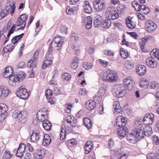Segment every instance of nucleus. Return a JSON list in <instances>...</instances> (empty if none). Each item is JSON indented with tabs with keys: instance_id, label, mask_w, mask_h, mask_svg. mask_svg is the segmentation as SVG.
Returning <instances> with one entry per match:
<instances>
[{
	"instance_id": "obj_53",
	"label": "nucleus",
	"mask_w": 159,
	"mask_h": 159,
	"mask_svg": "<svg viewBox=\"0 0 159 159\" xmlns=\"http://www.w3.org/2000/svg\"><path fill=\"white\" fill-rule=\"evenodd\" d=\"M106 87L104 86H101L99 89L98 91V94L99 96H103L106 93Z\"/></svg>"
},
{
	"instance_id": "obj_2",
	"label": "nucleus",
	"mask_w": 159,
	"mask_h": 159,
	"mask_svg": "<svg viewBox=\"0 0 159 159\" xmlns=\"http://www.w3.org/2000/svg\"><path fill=\"white\" fill-rule=\"evenodd\" d=\"M12 116L13 118L17 119L19 122L23 123L26 120L28 115L26 111H19L18 110H16L13 112Z\"/></svg>"
},
{
	"instance_id": "obj_31",
	"label": "nucleus",
	"mask_w": 159,
	"mask_h": 159,
	"mask_svg": "<svg viewBox=\"0 0 159 159\" xmlns=\"http://www.w3.org/2000/svg\"><path fill=\"white\" fill-rule=\"evenodd\" d=\"M83 7L84 11L87 13L90 14L92 11V8L89 4V2L88 1L84 2Z\"/></svg>"
},
{
	"instance_id": "obj_30",
	"label": "nucleus",
	"mask_w": 159,
	"mask_h": 159,
	"mask_svg": "<svg viewBox=\"0 0 159 159\" xmlns=\"http://www.w3.org/2000/svg\"><path fill=\"white\" fill-rule=\"evenodd\" d=\"M132 18L129 16L126 20V24L128 28L130 29L134 28L136 25L134 22L132 20Z\"/></svg>"
},
{
	"instance_id": "obj_55",
	"label": "nucleus",
	"mask_w": 159,
	"mask_h": 159,
	"mask_svg": "<svg viewBox=\"0 0 159 159\" xmlns=\"http://www.w3.org/2000/svg\"><path fill=\"white\" fill-rule=\"evenodd\" d=\"M77 119L74 116L70 115V124L73 127H75L77 125Z\"/></svg>"
},
{
	"instance_id": "obj_6",
	"label": "nucleus",
	"mask_w": 159,
	"mask_h": 159,
	"mask_svg": "<svg viewBox=\"0 0 159 159\" xmlns=\"http://www.w3.org/2000/svg\"><path fill=\"white\" fill-rule=\"evenodd\" d=\"M105 16L108 19L114 20L118 19L119 15L115 8L113 7H108L105 12Z\"/></svg>"
},
{
	"instance_id": "obj_47",
	"label": "nucleus",
	"mask_w": 159,
	"mask_h": 159,
	"mask_svg": "<svg viewBox=\"0 0 159 159\" xmlns=\"http://www.w3.org/2000/svg\"><path fill=\"white\" fill-rule=\"evenodd\" d=\"M8 110L7 106L4 103L0 104V114L6 113Z\"/></svg>"
},
{
	"instance_id": "obj_39",
	"label": "nucleus",
	"mask_w": 159,
	"mask_h": 159,
	"mask_svg": "<svg viewBox=\"0 0 159 159\" xmlns=\"http://www.w3.org/2000/svg\"><path fill=\"white\" fill-rule=\"evenodd\" d=\"M14 48V46L10 44L6 45L5 47L2 51V54H5L8 52L11 51Z\"/></svg>"
},
{
	"instance_id": "obj_33",
	"label": "nucleus",
	"mask_w": 159,
	"mask_h": 159,
	"mask_svg": "<svg viewBox=\"0 0 159 159\" xmlns=\"http://www.w3.org/2000/svg\"><path fill=\"white\" fill-rule=\"evenodd\" d=\"M134 133V130L132 132L131 134H130L127 137V139L129 142L131 143H135L138 139L137 137H136L135 134H133Z\"/></svg>"
},
{
	"instance_id": "obj_57",
	"label": "nucleus",
	"mask_w": 159,
	"mask_h": 159,
	"mask_svg": "<svg viewBox=\"0 0 159 159\" xmlns=\"http://www.w3.org/2000/svg\"><path fill=\"white\" fill-rule=\"evenodd\" d=\"M83 67L86 70H90L93 67V65L90 63L85 62L83 64Z\"/></svg>"
},
{
	"instance_id": "obj_25",
	"label": "nucleus",
	"mask_w": 159,
	"mask_h": 159,
	"mask_svg": "<svg viewBox=\"0 0 159 159\" xmlns=\"http://www.w3.org/2000/svg\"><path fill=\"white\" fill-rule=\"evenodd\" d=\"M13 68L11 66H7L5 68L4 76L5 78L9 77L13 75Z\"/></svg>"
},
{
	"instance_id": "obj_59",
	"label": "nucleus",
	"mask_w": 159,
	"mask_h": 159,
	"mask_svg": "<svg viewBox=\"0 0 159 159\" xmlns=\"http://www.w3.org/2000/svg\"><path fill=\"white\" fill-rule=\"evenodd\" d=\"M17 28L16 27L15 24H14L11 28L10 29L8 34L7 35V37H9L10 35L14 32V30L17 31L16 30Z\"/></svg>"
},
{
	"instance_id": "obj_23",
	"label": "nucleus",
	"mask_w": 159,
	"mask_h": 159,
	"mask_svg": "<svg viewBox=\"0 0 159 159\" xmlns=\"http://www.w3.org/2000/svg\"><path fill=\"white\" fill-rule=\"evenodd\" d=\"M146 64L148 67L153 68L157 65V62L152 57H149L146 59Z\"/></svg>"
},
{
	"instance_id": "obj_8",
	"label": "nucleus",
	"mask_w": 159,
	"mask_h": 159,
	"mask_svg": "<svg viewBox=\"0 0 159 159\" xmlns=\"http://www.w3.org/2000/svg\"><path fill=\"white\" fill-rule=\"evenodd\" d=\"M16 94L19 98L23 99H27L29 96V92L23 85L20 86L18 89Z\"/></svg>"
},
{
	"instance_id": "obj_9",
	"label": "nucleus",
	"mask_w": 159,
	"mask_h": 159,
	"mask_svg": "<svg viewBox=\"0 0 159 159\" xmlns=\"http://www.w3.org/2000/svg\"><path fill=\"white\" fill-rule=\"evenodd\" d=\"M48 113L46 108H43L39 111L37 114V118L39 121L48 119Z\"/></svg>"
},
{
	"instance_id": "obj_44",
	"label": "nucleus",
	"mask_w": 159,
	"mask_h": 159,
	"mask_svg": "<svg viewBox=\"0 0 159 159\" xmlns=\"http://www.w3.org/2000/svg\"><path fill=\"white\" fill-rule=\"evenodd\" d=\"M86 22V24L85 27L88 29H90L92 27V18L91 16H88L87 17Z\"/></svg>"
},
{
	"instance_id": "obj_37",
	"label": "nucleus",
	"mask_w": 159,
	"mask_h": 159,
	"mask_svg": "<svg viewBox=\"0 0 159 159\" xmlns=\"http://www.w3.org/2000/svg\"><path fill=\"white\" fill-rule=\"evenodd\" d=\"M113 106L114 109V112L117 113H120L122 111V107L120 106L119 102L115 101L113 103Z\"/></svg>"
},
{
	"instance_id": "obj_11",
	"label": "nucleus",
	"mask_w": 159,
	"mask_h": 159,
	"mask_svg": "<svg viewBox=\"0 0 159 159\" xmlns=\"http://www.w3.org/2000/svg\"><path fill=\"white\" fill-rule=\"evenodd\" d=\"M145 30L148 33H152L157 28V25L154 22L150 20L146 21L144 24Z\"/></svg>"
},
{
	"instance_id": "obj_36",
	"label": "nucleus",
	"mask_w": 159,
	"mask_h": 159,
	"mask_svg": "<svg viewBox=\"0 0 159 159\" xmlns=\"http://www.w3.org/2000/svg\"><path fill=\"white\" fill-rule=\"evenodd\" d=\"M93 144L91 141H89L86 142L84 147L85 152L86 154H88L89 153L93 148Z\"/></svg>"
},
{
	"instance_id": "obj_42",
	"label": "nucleus",
	"mask_w": 159,
	"mask_h": 159,
	"mask_svg": "<svg viewBox=\"0 0 159 159\" xmlns=\"http://www.w3.org/2000/svg\"><path fill=\"white\" fill-rule=\"evenodd\" d=\"M134 66V62L132 60H127L125 63V66L126 69L128 70L132 69Z\"/></svg>"
},
{
	"instance_id": "obj_41",
	"label": "nucleus",
	"mask_w": 159,
	"mask_h": 159,
	"mask_svg": "<svg viewBox=\"0 0 159 159\" xmlns=\"http://www.w3.org/2000/svg\"><path fill=\"white\" fill-rule=\"evenodd\" d=\"M53 59H46L43 63L42 66V68L43 69H45L46 67L48 66H50L53 63L52 60Z\"/></svg>"
},
{
	"instance_id": "obj_46",
	"label": "nucleus",
	"mask_w": 159,
	"mask_h": 159,
	"mask_svg": "<svg viewBox=\"0 0 159 159\" xmlns=\"http://www.w3.org/2000/svg\"><path fill=\"white\" fill-rule=\"evenodd\" d=\"M111 20L108 19L104 20L102 22V27L104 28H109L111 26Z\"/></svg>"
},
{
	"instance_id": "obj_43",
	"label": "nucleus",
	"mask_w": 159,
	"mask_h": 159,
	"mask_svg": "<svg viewBox=\"0 0 159 159\" xmlns=\"http://www.w3.org/2000/svg\"><path fill=\"white\" fill-rule=\"evenodd\" d=\"M144 132L145 133V136H151L152 133V128L149 126H147L143 128Z\"/></svg>"
},
{
	"instance_id": "obj_18",
	"label": "nucleus",
	"mask_w": 159,
	"mask_h": 159,
	"mask_svg": "<svg viewBox=\"0 0 159 159\" xmlns=\"http://www.w3.org/2000/svg\"><path fill=\"white\" fill-rule=\"evenodd\" d=\"M26 145L24 143H21L16 150V156L20 158H22L25 153Z\"/></svg>"
},
{
	"instance_id": "obj_3",
	"label": "nucleus",
	"mask_w": 159,
	"mask_h": 159,
	"mask_svg": "<svg viewBox=\"0 0 159 159\" xmlns=\"http://www.w3.org/2000/svg\"><path fill=\"white\" fill-rule=\"evenodd\" d=\"M70 118L69 116L66 117L64 121V125L62 127L61 131L60 139L61 140H64L66 137V134L70 133Z\"/></svg>"
},
{
	"instance_id": "obj_38",
	"label": "nucleus",
	"mask_w": 159,
	"mask_h": 159,
	"mask_svg": "<svg viewBox=\"0 0 159 159\" xmlns=\"http://www.w3.org/2000/svg\"><path fill=\"white\" fill-rule=\"evenodd\" d=\"M83 121L84 125L87 128L89 129L92 128V124L90 119L87 117L84 118L83 119Z\"/></svg>"
},
{
	"instance_id": "obj_64",
	"label": "nucleus",
	"mask_w": 159,
	"mask_h": 159,
	"mask_svg": "<svg viewBox=\"0 0 159 159\" xmlns=\"http://www.w3.org/2000/svg\"><path fill=\"white\" fill-rule=\"evenodd\" d=\"M152 140L154 143L156 145L159 144V139L158 136L155 135L152 136Z\"/></svg>"
},
{
	"instance_id": "obj_26",
	"label": "nucleus",
	"mask_w": 159,
	"mask_h": 159,
	"mask_svg": "<svg viewBox=\"0 0 159 159\" xmlns=\"http://www.w3.org/2000/svg\"><path fill=\"white\" fill-rule=\"evenodd\" d=\"M136 72L140 76L144 75L146 72V68L144 65H139L136 69Z\"/></svg>"
},
{
	"instance_id": "obj_4",
	"label": "nucleus",
	"mask_w": 159,
	"mask_h": 159,
	"mask_svg": "<svg viewBox=\"0 0 159 159\" xmlns=\"http://www.w3.org/2000/svg\"><path fill=\"white\" fill-rule=\"evenodd\" d=\"M112 91L116 94V96L118 98L123 97L126 91L125 87L122 84L116 85L114 86L112 88Z\"/></svg>"
},
{
	"instance_id": "obj_52",
	"label": "nucleus",
	"mask_w": 159,
	"mask_h": 159,
	"mask_svg": "<svg viewBox=\"0 0 159 159\" xmlns=\"http://www.w3.org/2000/svg\"><path fill=\"white\" fill-rule=\"evenodd\" d=\"M132 7L136 11H139L140 10L141 5H139L136 1H133L131 2Z\"/></svg>"
},
{
	"instance_id": "obj_17",
	"label": "nucleus",
	"mask_w": 159,
	"mask_h": 159,
	"mask_svg": "<svg viewBox=\"0 0 159 159\" xmlns=\"http://www.w3.org/2000/svg\"><path fill=\"white\" fill-rule=\"evenodd\" d=\"M10 93L8 88L3 85H0V96L2 98L6 97Z\"/></svg>"
},
{
	"instance_id": "obj_40",
	"label": "nucleus",
	"mask_w": 159,
	"mask_h": 159,
	"mask_svg": "<svg viewBox=\"0 0 159 159\" xmlns=\"http://www.w3.org/2000/svg\"><path fill=\"white\" fill-rule=\"evenodd\" d=\"M111 152L112 153L111 157H113L114 158L116 159H119V156L121 154V151L120 149L115 151L111 150Z\"/></svg>"
},
{
	"instance_id": "obj_45",
	"label": "nucleus",
	"mask_w": 159,
	"mask_h": 159,
	"mask_svg": "<svg viewBox=\"0 0 159 159\" xmlns=\"http://www.w3.org/2000/svg\"><path fill=\"white\" fill-rule=\"evenodd\" d=\"M140 10L139 11L141 12L142 13L145 14H147L149 13L150 11V9L144 5H141Z\"/></svg>"
},
{
	"instance_id": "obj_51",
	"label": "nucleus",
	"mask_w": 159,
	"mask_h": 159,
	"mask_svg": "<svg viewBox=\"0 0 159 159\" xmlns=\"http://www.w3.org/2000/svg\"><path fill=\"white\" fill-rule=\"evenodd\" d=\"M150 88L151 89H157L159 88V84L155 81H152L150 83Z\"/></svg>"
},
{
	"instance_id": "obj_12",
	"label": "nucleus",
	"mask_w": 159,
	"mask_h": 159,
	"mask_svg": "<svg viewBox=\"0 0 159 159\" xmlns=\"http://www.w3.org/2000/svg\"><path fill=\"white\" fill-rule=\"evenodd\" d=\"M45 149L42 148L36 150L33 154V158L34 159H42L45 156Z\"/></svg>"
},
{
	"instance_id": "obj_19",
	"label": "nucleus",
	"mask_w": 159,
	"mask_h": 159,
	"mask_svg": "<svg viewBox=\"0 0 159 159\" xmlns=\"http://www.w3.org/2000/svg\"><path fill=\"white\" fill-rule=\"evenodd\" d=\"M127 119L122 116H118L116 119V125L118 126H125L127 124Z\"/></svg>"
},
{
	"instance_id": "obj_15",
	"label": "nucleus",
	"mask_w": 159,
	"mask_h": 159,
	"mask_svg": "<svg viewBox=\"0 0 159 159\" xmlns=\"http://www.w3.org/2000/svg\"><path fill=\"white\" fill-rule=\"evenodd\" d=\"M93 4L94 8L98 11H101L105 8V3L103 1L95 0Z\"/></svg>"
},
{
	"instance_id": "obj_60",
	"label": "nucleus",
	"mask_w": 159,
	"mask_h": 159,
	"mask_svg": "<svg viewBox=\"0 0 159 159\" xmlns=\"http://www.w3.org/2000/svg\"><path fill=\"white\" fill-rule=\"evenodd\" d=\"M94 100L96 102L98 103H100L102 102V99L101 96L96 95L94 97Z\"/></svg>"
},
{
	"instance_id": "obj_22",
	"label": "nucleus",
	"mask_w": 159,
	"mask_h": 159,
	"mask_svg": "<svg viewBox=\"0 0 159 159\" xmlns=\"http://www.w3.org/2000/svg\"><path fill=\"white\" fill-rule=\"evenodd\" d=\"M120 127L117 129V133L120 137H124L128 133L127 128L125 125L119 126Z\"/></svg>"
},
{
	"instance_id": "obj_16",
	"label": "nucleus",
	"mask_w": 159,
	"mask_h": 159,
	"mask_svg": "<svg viewBox=\"0 0 159 159\" xmlns=\"http://www.w3.org/2000/svg\"><path fill=\"white\" fill-rule=\"evenodd\" d=\"M45 95L46 98L48 100V102L51 104H53L56 103V99L54 97H52L53 92L51 89H47L45 91Z\"/></svg>"
},
{
	"instance_id": "obj_34",
	"label": "nucleus",
	"mask_w": 159,
	"mask_h": 159,
	"mask_svg": "<svg viewBox=\"0 0 159 159\" xmlns=\"http://www.w3.org/2000/svg\"><path fill=\"white\" fill-rule=\"evenodd\" d=\"M40 122H42L43 126L45 130L47 131H49L51 130L52 128V125L48 119Z\"/></svg>"
},
{
	"instance_id": "obj_20",
	"label": "nucleus",
	"mask_w": 159,
	"mask_h": 159,
	"mask_svg": "<svg viewBox=\"0 0 159 159\" xmlns=\"http://www.w3.org/2000/svg\"><path fill=\"white\" fill-rule=\"evenodd\" d=\"M133 134H135L138 139H140L145 136V133L144 132L143 128L134 129Z\"/></svg>"
},
{
	"instance_id": "obj_29",
	"label": "nucleus",
	"mask_w": 159,
	"mask_h": 159,
	"mask_svg": "<svg viewBox=\"0 0 159 159\" xmlns=\"http://www.w3.org/2000/svg\"><path fill=\"white\" fill-rule=\"evenodd\" d=\"M40 133L39 132L34 133V131L30 136L31 141L34 143H37L39 139Z\"/></svg>"
},
{
	"instance_id": "obj_28",
	"label": "nucleus",
	"mask_w": 159,
	"mask_h": 159,
	"mask_svg": "<svg viewBox=\"0 0 159 159\" xmlns=\"http://www.w3.org/2000/svg\"><path fill=\"white\" fill-rule=\"evenodd\" d=\"M96 106L95 102L93 101L89 100L86 102L85 107L88 110H93Z\"/></svg>"
},
{
	"instance_id": "obj_24",
	"label": "nucleus",
	"mask_w": 159,
	"mask_h": 159,
	"mask_svg": "<svg viewBox=\"0 0 159 159\" xmlns=\"http://www.w3.org/2000/svg\"><path fill=\"white\" fill-rule=\"evenodd\" d=\"M51 142L50 136L48 134H45L43 137L42 144L45 146L49 145Z\"/></svg>"
},
{
	"instance_id": "obj_54",
	"label": "nucleus",
	"mask_w": 159,
	"mask_h": 159,
	"mask_svg": "<svg viewBox=\"0 0 159 159\" xmlns=\"http://www.w3.org/2000/svg\"><path fill=\"white\" fill-rule=\"evenodd\" d=\"M36 61H34L32 59H31L27 63V66L30 68L35 67L36 66Z\"/></svg>"
},
{
	"instance_id": "obj_32",
	"label": "nucleus",
	"mask_w": 159,
	"mask_h": 159,
	"mask_svg": "<svg viewBox=\"0 0 159 159\" xmlns=\"http://www.w3.org/2000/svg\"><path fill=\"white\" fill-rule=\"evenodd\" d=\"M103 20L102 17L100 15H97L94 20L93 25L95 27H98L101 24Z\"/></svg>"
},
{
	"instance_id": "obj_7",
	"label": "nucleus",
	"mask_w": 159,
	"mask_h": 159,
	"mask_svg": "<svg viewBox=\"0 0 159 159\" xmlns=\"http://www.w3.org/2000/svg\"><path fill=\"white\" fill-rule=\"evenodd\" d=\"M9 79L8 81L9 84L12 86H14L17 83H19L20 80H23L25 78V74L23 72L18 75H11L9 77Z\"/></svg>"
},
{
	"instance_id": "obj_48",
	"label": "nucleus",
	"mask_w": 159,
	"mask_h": 159,
	"mask_svg": "<svg viewBox=\"0 0 159 159\" xmlns=\"http://www.w3.org/2000/svg\"><path fill=\"white\" fill-rule=\"evenodd\" d=\"M120 55L123 59L127 58L129 56V54L126 50H125L123 48H121L120 51Z\"/></svg>"
},
{
	"instance_id": "obj_10",
	"label": "nucleus",
	"mask_w": 159,
	"mask_h": 159,
	"mask_svg": "<svg viewBox=\"0 0 159 159\" xmlns=\"http://www.w3.org/2000/svg\"><path fill=\"white\" fill-rule=\"evenodd\" d=\"M16 8L15 5L14 3H11L8 6H7L3 10L1 13V15H3V17L10 14L11 16L13 15Z\"/></svg>"
},
{
	"instance_id": "obj_1",
	"label": "nucleus",
	"mask_w": 159,
	"mask_h": 159,
	"mask_svg": "<svg viewBox=\"0 0 159 159\" xmlns=\"http://www.w3.org/2000/svg\"><path fill=\"white\" fill-rule=\"evenodd\" d=\"M102 79L108 82H115L118 80V76L115 71L108 70L104 72Z\"/></svg>"
},
{
	"instance_id": "obj_5",
	"label": "nucleus",
	"mask_w": 159,
	"mask_h": 159,
	"mask_svg": "<svg viewBox=\"0 0 159 159\" xmlns=\"http://www.w3.org/2000/svg\"><path fill=\"white\" fill-rule=\"evenodd\" d=\"M28 18V15L26 14L21 15L17 19L15 25L17 28V30H23L26 26V20Z\"/></svg>"
},
{
	"instance_id": "obj_27",
	"label": "nucleus",
	"mask_w": 159,
	"mask_h": 159,
	"mask_svg": "<svg viewBox=\"0 0 159 159\" xmlns=\"http://www.w3.org/2000/svg\"><path fill=\"white\" fill-rule=\"evenodd\" d=\"M139 87L145 89L148 88L149 83L148 81L145 78L141 79L139 81Z\"/></svg>"
},
{
	"instance_id": "obj_61",
	"label": "nucleus",
	"mask_w": 159,
	"mask_h": 159,
	"mask_svg": "<svg viewBox=\"0 0 159 159\" xmlns=\"http://www.w3.org/2000/svg\"><path fill=\"white\" fill-rule=\"evenodd\" d=\"M142 126V123L139 120L136 121L134 125L135 129H141Z\"/></svg>"
},
{
	"instance_id": "obj_58",
	"label": "nucleus",
	"mask_w": 159,
	"mask_h": 159,
	"mask_svg": "<svg viewBox=\"0 0 159 159\" xmlns=\"http://www.w3.org/2000/svg\"><path fill=\"white\" fill-rule=\"evenodd\" d=\"M39 52H40V51L39 49L37 50L35 52L31 59H33V60L34 61H37L39 58Z\"/></svg>"
},
{
	"instance_id": "obj_14",
	"label": "nucleus",
	"mask_w": 159,
	"mask_h": 159,
	"mask_svg": "<svg viewBox=\"0 0 159 159\" xmlns=\"http://www.w3.org/2000/svg\"><path fill=\"white\" fill-rule=\"evenodd\" d=\"M126 89L128 90H132L134 84V82L132 77L129 76L125 79L124 81Z\"/></svg>"
},
{
	"instance_id": "obj_56",
	"label": "nucleus",
	"mask_w": 159,
	"mask_h": 159,
	"mask_svg": "<svg viewBox=\"0 0 159 159\" xmlns=\"http://www.w3.org/2000/svg\"><path fill=\"white\" fill-rule=\"evenodd\" d=\"M12 156L9 151L6 150L4 154L3 158L4 159H10Z\"/></svg>"
},
{
	"instance_id": "obj_13",
	"label": "nucleus",
	"mask_w": 159,
	"mask_h": 159,
	"mask_svg": "<svg viewBox=\"0 0 159 159\" xmlns=\"http://www.w3.org/2000/svg\"><path fill=\"white\" fill-rule=\"evenodd\" d=\"M154 120V114L151 113H148L145 115L143 122L145 125H151L152 124Z\"/></svg>"
},
{
	"instance_id": "obj_62",
	"label": "nucleus",
	"mask_w": 159,
	"mask_h": 159,
	"mask_svg": "<svg viewBox=\"0 0 159 159\" xmlns=\"http://www.w3.org/2000/svg\"><path fill=\"white\" fill-rule=\"evenodd\" d=\"M78 10V7H72L71 8H70V12L72 14L70 13V15L76 14Z\"/></svg>"
},
{
	"instance_id": "obj_50",
	"label": "nucleus",
	"mask_w": 159,
	"mask_h": 159,
	"mask_svg": "<svg viewBox=\"0 0 159 159\" xmlns=\"http://www.w3.org/2000/svg\"><path fill=\"white\" fill-rule=\"evenodd\" d=\"M53 49L49 47V48L47 52L46 55V59H53V56L52 55V52Z\"/></svg>"
},
{
	"instance_id": "obj_49",
	"label": "nucleus",
	"mask_w": 159,
	"mask_h": 159,
	"mask_svg": "<svg viewBox=\"0 0 159 159\" xmlns=\"http://www.w3.org/2000/svg\"><path fill=\"white\" fill-rule=\"evenodd\" d=\"M150 55L151 57H154L158 60H159V50H157V49H153L152 51L150 52Z\"/></svg>"
},
{
	"instance_id": "obj_21",
	"label": "nucleus",
	"mask_w": 159,
	"mask_h": 159,
	"mask_svg": "<svg viewBox=\"0 0 159 159\" xmlns=\"http://www.w3.org/2000/svg\"><path fill=\"white\" fill-rule=\"evenodd\" d=\"M62 44V42L61 40L56 42V40H52L50 44L49 47L53 50H59Z\"/></svg>"
},
{
	"instance_id": "obj_63",
	"label": "nucleus",
	"mask_w": 159,
	"mask_h": 159,
	"mask_svg": "<svg viewBox=\"0 0 159 159\" xmlns=\"http://www.w3.org/2000/svg\"><path fill=\"white\" fill-rule=\"evenodd\" d=\"M62 78L64 81H67L70 79V74L67 73H65L62 76Z\"/></svg>"
},
{
	"instance_id": "obj_35",
	"label": "nucleus",
	"mask_w": 159,
	"mask_h": 159,
	"mask_svg": "<svg viewBox=\"0 0 159 159\" xmlns=\"http://www.w3.org/2000/svg\"><path fill=\"white\" fill-rule=\"evenodd\" d=\"M117 7V10L118 13L120 14L123 13L126 8V5L124 3H119Z\"/></svg>"
}]
</instances>
